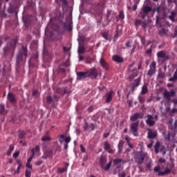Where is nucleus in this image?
Returning <instances> with one entry per match:
<instances>
[{
  "instance_id": "obj_1",
  "label": "nucleus",
  "mask_w": 177,
  "mask_h": 177,
  "mask_svg": "<svg viewBox=\"0 0 177 177\" xmlns=\"http://www.w3.org/2000/svg\"><path fill=\"white\" fill-rule=\"evenodd\" d=\"M28 56L27 46H22V48L17 53L16 57V68H19L21 64H26Z\"/></svg>"
},
{
  "instance_id": "obj_2",
  "label": "nucleus",
  "mask_w": 177,
  "mask_h": 177,
  "mask_svg": "<svg viewBox=\"0 0 177 177\" xmlns=\"http://www.w3.org/2000/svg\"><path fill=\"white\" fill-rule=\"evenodd\" d=\"M10 0H6V2H9ZM21 0H11L10 6L8 8V13H15L17 16L19 12V5H20Z\"/></svg>"
},
{
  "instance_id": "obj_3",
  "label": "nucleus",
  "mask_w": 177,
  "mask_h": 177,
  "mask_svg": "<svg viewBox=\"0 0 177 177\" xmlns=\"http://www.w3.org/2000/svg\"><path fill=\"white\" fill-rule=\"evenodd\" d=\"M106 6V0H100V2L93 7V9L91 10V12L95 13V15H100L104 12V8Z\"/></svg>"
},
{
  "instance_id": "obj_4",
  "label": "nucleus",
  "mask_w": 177,
  "mask_h": 177,
  "mask_svg": "<svg viewBox=\"0 0 177 177\" xmlns=\"http://www.w3.org/2000/svg\"><path fill=\"white\" fill-rule=\"evenodd\" d=\"M17 45V40L13 39H12L8 44L7 47H5L3 49V52L5 55H8V53H11L13 56L15 55V50L16 49V46Z\"/></svg>"
},
{
  "instance_id": "obj_5",
  "label": "nucleus",
  "mask_w": 177,
  "mask_h": 177,
  "mask_svg": "<svg viewBox=\"0 0 177 177\" xmlns=\"http://www.w3.org/2000/svg\"><path fill=\"white\" fill-rule=\"evenodd\" d=\"M157 12L158 13V15H156V24L159 26H161V24H160V21H161V19H164L165 17V8H160V7H158L157 8L153 10V12Z\"/></svg>"
},
{
  "instance_id": "obj_6",
  "label": "nucleus",
  "mask_w": 177,
  "mask_h": 177,
  "mask_svg": "<svg viewBox=\"0 0 177 177\" xmlns=\"http://www.w3.org/2000/svg\"><path fill=\"white\" fill-rule=\"evenodd\" d=\"M174 168H175V163H174L173 161H171V162L168 163V165L166 167L165 170L163 171H159V174H158V176H164L165 175H168V174H170V172H171Z\"/></svg>"
},
{
  "instance_id": "obj_7",
  "label": "nucleus",
  "mask_w": 177,
  "mask_h": 177,
  "mask_svg": "<svg viewBox=\"0 0 177 177\" xmlns=\"http://www.w3.org/2000/svg\"><path fill=\"white\" fill-rule=\"evenodd\" d=\"M54 91L55 93H57L61 96H64L66 93H67L68 95L69 93H71V90H70V86H66L64 88L57 87L56 88H54Z\"/></svg>"
},
{
  "instance_id": "obj_8",
  "label": "nucleus",
  "mask_w": 177,
  "mask_h": 177,
  "mask_svg": "<svg viewBox=\"0 0 177 177\" xmlns=\"http://www.w3.org/2000/svg\"><path fill=\"white\" fill-rule=\"evenodd\" d=\"M87 72V77L91 78L92 80H96L97 78V75H99V72L97 71V68L95 67L90 68Z\"/></svg>"
},
{
  "instance_id": "obj_9",
  "label": "nucleus",
  "mask_w": 177,
  "mask_h": 177,
  "mask_svg": "<svg viewBox=\"0 0 177 177\" xmlns=\"http://www.w3.org/2000/svg\"><path fill=\"white\" fill-rule=\"evenodd\" d=\"M130 131L133 136H139V121L131 123L130 126Z\"/></svg>"
},
{
  "instance_id": "obj_10",
  "label": "nucleus",
  "mask_w": 177,
  "mask_h": 177,
  "mask_svg": "<svg viewBox=\"0 0 177 177\" xmlns=\"http://www.w3.org/2000/svg\"><path fill=\"white\" fill-rule=\"evenodd\" d=\"M145 158H146V153L141 151L137 153L135 157V161L137 164H143Z\"/></svg>"
},
{
  "instance_id": "obj_11",
  "label": "nucleus",
  "mask_w": 177,
  "mask_h": 177,
  "mask_svg": "<svg viewBox=\"0 0 177 177\" xmlns=\"http://www.w3.org/2000/svg\"><path fill=\"white\" fill-rule=\"evenodd\" d=\"M157 68V63L155 61L152 62L149 65V70L148 71L147 75L151 77L153 74H156V71Z\"/></svg>"
},
{
  "instance_id": "obj_12",
  "label": "nucleus",
  "mask_w": 177,
  "mask_h": 177,
  "mask_svg": "<svg viewBox=\"0 0 177 177\" xmlns=\"http://www.w3.org/2000/svg\"><path fill=\"white\" fill-rule=\"evenodd\" d=\"M175 91L174 90H171L170 91L165 90L163 92V97H165V99H167V100L169 102L171 100V97L175 96Z\"/></svg>"
},
{
  "instance_id": "obj_13",
  "label": "nucleus",
  "mask_w": 177,
  "mask_h": 177,
  "mask_svg": "<svg viewBox=\"0 0 177 177\" xmlns=\"http://www.w3.org/2000/svg\"><path fill=\"white\" fill-rule=\"evenodd\" d=\"M7 99L10 103H12V104L17 103V97L13 93H8Z\"/></svg>"
},
{
  "instance_id": "obj_14",
  "label": "nucleus",
  "mask_w": 177,
  "mask_h": 177,
  "mask_svg": "<svg viewBox=\"0 0 177 177\" xmlns=\"http://www.w3.org/2000/svg\"><path fill=\"white\" fill-rule=\"evenodd\" d=\"M153 120H154L153 115H148L146 124H147L149 127H154V125H156V122Z\"/></svg>"
},
{
  "instance_id": "obj_15",
  "label": "nucleus",
  "mask_w": 177,
  "mask_h": 177,
  "mask_svg": "<svg viewBox=\"0 0 177 177\" xmlns=\"http://www.w3.org/2000/svg\"><path fill=\"white\" fill-rule=\"evenodd\" d=\"M85 78H88L87 72H77V80L81 81L82 80H85Z\"/></svg>"
},
{
  "instance_id": "obj_16",
  "label": "nucleus",
  "mask_w": 177,
  "mask_h": 177,
  "mask_svg": "<svg viewBox=\"0 0 177 177\" xmlns=\"http://www.w3.org/2000/svg\"><path fill=\"white\" fill-rule=\"evenodd\" d=\"M147 138L148 139H156L157 138V131H153L151 129H147Z\"/></svg>"
},
{
  "instance_id": "obj_17",
  "label": "nucleus",
  "mask_w": 177,
  "mask_h": 177,
  "mask_svg": "<svg viewBox=\"0 0 177 177\" xmlns=\"http://www.w3.org/2000/svg\"><path fill=\"white\" fill-rule=\"evenodd\" d=\"M130 80H133L136 77H138V71L136 69L128 68Z\"/></svg>"
},
{
  "instance_id": "obj_18",
  "label": "nucleus",
  "mask_w": 177,
  "mask_h": 177,
  "mask_svg": "<svg viewBox=\"0 0 177 177\" xmlns=\"http://www.w3.org/2000/svg\"><path fill=\"white\" fill-rule=\"evenodd\" d=\"M140 81H142V77H139L138 78L134 80V82L131 85L132 91H134L136 88H138L140 85Z\"/></svg>"
},
{
  "instance_id": "obj_19",
  "label": "nucleus",
  "mask_w": 177,
  "mask_h": 177,
  "mask_svg": "<svg viewBox=\"0 0 177 177\" xmlns=\"http://www.w3.org/2000/svg\"><path fill=\"white\" fill-rule=\"evenodd\" d=\"M138 118H143V114L140 113H136L133 116L130 118V120L133 122H135V121H136V120H138Z\"/></svg>"
},
{
  "instance_id": "obj_20",
  "label": "nucleus",
  "mask_w": 177,
  "mask_h": 177,
  "mask_svg": "<svg viewBox=\"0 0 177 177\" xmlns=\"http://www.w3.org/2000/svg\"><path fill=\"white\" fill-rule=\"evenodd\" d=\"M104 149L107 150L109 154H113V153H114V151L111 149V145H110V143H109V141H106L104 142Z\"/></svg>"
},
{
  "instance_id": "obj_21",
  "label": "nucleus",
  "mask_w": 177,
  "mask_h": 177,
  "mask_svg": "<svg viewBox=\"0 0 177 177\" xmlns=\"http://www.w3.org/2000/svg\"><path fill=\"white\" fill-rule=\"evenodd\" d=\"M50 132L46 131L45 135L42 136L41 138V142H50L52 140V138H50V136H49Z\"/></svg>"
},
{
  "instance_id": "obj_22",
  "label": "nucleus",
  "mask_w": 177,
  "mask_h": 177,
  "mask_svg": "<svg viewBox=\"0 0 177 177\" xmlns=\"http://www.w3.org/2000/svg\"><path fill=\"white\" fill-rule=\"evenodd\" d=\"M114 95V91H111L106 93V103H110L113 100V95Z\"/></svg>"
},
{
  "instance_id": "obj_23",
  "label": "nucleus",
  "mask_w": 177,
  "mask_h": 177,
  "mask_svg": "<svg viewBox=\"0 0 177 177\" xmlns=\"http://www.w3.org/2000/svg\"><path fill=\"white\" fill-rule=\"evenodd\" d=\"M100 64L104 68L105 70H109V64L106 62V60H104V58H101L100 60Z\"/></svg>"
},
{
  "instance_id": "obj_24",
  "label": "nucleus",
  "mask_w": 177,
  "mask_h": 177,
  "mask_svg": "<svg viewBox=\"0 0 177 177\" xmlns=\"http://www.w3.org/2000/svg\"><path fill=\"white\" fill-rule=\"evenodd\" d=\"M17 133L19 139H24L27 135V133L24 130H18Z\"/></svg>"
},
{
  "instance_id": "obj_25",
  "label": "nucleus",
  "mask_w": 177,
  "mask_h": 177,
  "mask_svg": "<svg viewBox=\"0 0 177 177\" xmlns=\"http://www.w3.org/2000/svg\"><path fill=\"white\" fill-rule=\"evenodd\" d=\"M113 60L117 63H124V59L119 55H113Z\"/></svg>"
},
{
  "instance_id": "obj_26",
  "label": "nucleus",
  "mask_w": 177,
  "mask_h": 177,
  "mask_svg": "<svg viewBox=\"0 0 177 177\" xmlns=\"http://www.w3.org/2000/svg\"><path fill=\"white\" fill-rule=\"evenodd\" d=\"M151 10H153V8L151 7L145 6L142 8L141 12H143L144 13H147V15H149V13H150Z\"/></svg>"
},
{
  "instance_id": "obj_27",
  "label": "nucleus",
  "mask_w": 177,
  "mask_h": 177,
  "mask_svg": "<svg viewBox=\"0 0 177 177\" xmlns=\"http://www.w3.org/2000/svg\"><path fill=\"white\" fill-rule=\"evenodd\" d=\"M176 11H171V15L169 16V20L172 21V23H175V17H176Z\"/></svg>"
},
{
  "instance_id": "obj_28",
  "label": "nucleus",
  "mask_w": 177,
  "mask_h": 177,
  "mask_svg": "<svg viewBox=\"0 0 177 177\" xmlns=\"http://www.w3.org/2000/svg\"><path fill=\"white\" fill-rule=\"evenodd\" d=\"M41 151V148L39 147V145H36L35 148H32L31 149V153L33 154V156H35V153H39Z\"/></svg>"
},
{
  "instance_id": "obj_29",
  "label": "nucleus",
  "mask_w": 177,
  "mask_h": 177,
  "mask_svg": "<svg viewBox=\"0 0 177 177\" xmlns=\"http://www.w3.org/2000/svg\"><path fill=\"white\" fill-rule=\"evenodd\" d=\"M123 162V164H125V162H127V161L121 159V158H116L113 160V167Z\"/></svg>"
},
{
  "instance_id": "obj_30",
  "label": "nucleus",
  "mask_w": 177,
  "mask_h": 177,
  "mask_svg": "<svg viewBox=\"0 0 177 177\" xmlns=\"http://www.w3.org/2000/svg\"><path fill=\"white\" fill-rule=\"evenodd\" d=\"M13 150H15V145L10 144L9 146V149L7 151V156H11L12 153L13 152Z\"/></svg>"
},
{
  "instance_id": "obj_31",
  "label": "nucleus",
  "mask_w": 177,
  "mask_h": 177,
  "mask_svg": "<svg viewBox=\"0 0 177 177\" xmlns=\"http://www.w3.org/2000/svg\"><path fill=\"white\" fill-rule=\"evenodd\" d=\"M100 162L101 164V167L103 168V167H104V165H106V162H107V159L106 158V157L102 156L100 157Z\"/></svg>"
},
{
  "instance_id": "obj_32",
  "label": "nucleus",
  "mask_w": 177,
  "mask_h": 177,
  "mask_svg": "<svg viewBox=\"0 0 177 177\" xmlns=\"http://www.w3.org/2000/svg\"><path fill=\"white\" fill-rule=\"evenodd\" d=\"M162 135L164 136V139L165 140H167L168 142H169L171 140V133L168 132L167 134V132H163L162 133Z\"/></svg>"
},
{
  "instance_id": "obj_33",
  "label": "nucleus",
  "mask_w": 177,
  "mask_h": 177,
  "mask_svg": "<svg viewBox=\"0 0 177 177\" xmlns=\"http://www.w3.org/2000/svg\"><path fill=\"white\" fill-rule=\"evenodd\" d=\"M39 56V55L38 54V53H35V54H33L32 57L29 60V63H31V62H32V60H34L35 62H38Z\"/></svg>"
},
{
  "instance_id": "obj_34",
  "label": "nucleus",
  "mask_w": 177,
  "mask_h": 177,
  "mask_svg": "<svg viewBox=\"0 0 177 177\" xmlns=\"http://www.w3.org/2000/svg\"><path fill=\"white\" fill-rule=\"evenodd\" d=\"M157 56H158V57H160V59H164L165 57V56H167V54L165 53V51L162 50V51L158 52Z\"/></svg>"
},
{
  "instance_id": "obj_35",
  "label": "nucleus",
  "mask_w": 177,
  "mask_h": 177,
  "mask_svg": "<svg viewBox=\"0 0 177 177\" xmlns=\"http://www.w3.org/2000/svg\"><path fill=\"white\" fill-rule=\"evenodd\" d=\"M161 146V144L160 143V142H156L154 147H155V153L156 154H158L159 151H160V147Z\"/></svg>"
},
{
  "instance_id": "obj_36",
  "label": "nucleus",
  "mask_w": 177,
  "mask_h": 177,
  "mask_svg": "<svg viewBox=\"0 0 177 177\" xmlns=\"http://www.w3.org/2000/svg\"><path fill=\"white\" fill-rule=\"evenodd\" d=\"M95 62V59L91 57H87L85 60L86 64H92Z\"/></svg>"
},
{
  "instance_id": "obj_37",
  "label": "nucleus",
  "mask_w": 177,
  "mask_h": 177,
  "mask_svg": "<svg viewBox=\"0 0 177 177\" xmlns=\"http://www.w3.org/2000/svg\"><path fill=\"white\" fill-rule=\"evenodd\" d=\"M79 55H82L85 53V46H80L77 50Z\"/></svg>"
},
{
  "instance_id": "obj_38",
  "label": "nucleus",
  "mask_w": 177,
  "mask_h": 177,
  "mask_svg": "<svg viewBox=\"0 0 177 177\" xmlns=\"http://www.w3.org/2000/svg\"><path fill=\"white\" fill-rule=\"evenodd\" d=\"M149 92V88H147V86L146 84H144L142 87V95H146Z\"/></svg>"
},
{
  "instance_id": "obj_39",
  "label": "nucleus",
  "mask_w": 177,
  "mask_h": 177,
  "mask_svg": "<svg viewBox=\"0 0 177 177\" xmlns=\"http://www.w3.org/2000/svg\"><path fill=\"white\" fill-rule=\"evenodd\" d=\"M0 114H6V110L5 109V105L0 104Z\"/></svg>"
},
{
  "instance_id": "obj_40",
  "label": "nucleus",
  "mask_w": 177,
  "mask_h": 177,
  "mask_svg": "<svg viewBox=\"0 0 177 177\" xmlns=\"http://www.w3.org/2000/svg\"><path fill=\"white\" fill-rule=\"evenodd\" d=\"M167 32H168V30L163 28L159 30V35H167Z\"/></svg>"
},
{
  "instance_id": "obj_41",
  "label": "nucleus",
  "mask_w": 177,
  "mask_h": 177,
  "mask_svg": "<svg viewBox=\"0 0 177 177\" xmlns=\"http://www.w3.org/2000/svg\"><path fill=\"white\" fill-rule=\"evenodd\" d=\"M65 72H66V69L64 68V66L60 65L58 67L57 73H65Z\"/></svg>"
},
{
  "instance_id": "obj_42",
  "label": "nucleus",
  "mask_w": 177,
  "mask_h": 177,
  "mask_svg": "<svg viewBox=\"0 0 177 177\" xmlns=\"http://www.w3.org/2000/svg\"><path fill=\"white\" fill-rule=\"evenodd\" d=\"M165 77V73L162 71H159L158 73V78L159 80H162Z\"/></svg>"
},
{
  "instance_id": "obj_43",
  "label": "nucleus",
  "mask_w": 177,
  "mask_h": 177,
  "mask_svg": "<svg viewBox=\"0 0 177 177\" xmlns=\"http://www.w3.org/2000/svg\"><path fill=\"white\" fill-rule=\"evenodd\" d=\"M45 155L49 158L53 156V150H48L46 153H44Z\"/></svg>"
},
{
  "instance_id": "obj_44",
  "label": "nucleus",
  "mask_w": 177,
  "mask_h": 177,
  "mask_svg": "<svg viewBox=\"0 0 177 177\" xmlns=\"http://www.w3.org/2000/svg\"><path fill=\"white\" fill-rule=\"evenodd\" d=\"M64 28H66V30H68V31H71L73 30V26L71 25V24H64Z\"/></svg>"
},
{
  "instance_id": "obj_45",
  "label": "nucleus",
  "mask_w": 177,
  "mask_h": 177,
  "mask_svg": "<svg viewBox=\"0 0 177 177\" xmlns=\"http://www.w3.org/2000/svg\"><path fill=\"white\" fill-rule=\"evenodd\" d=\"M111 164H112V161L111 160L106 167L103 166V169H104V171H109V169H110V168L111 167Z\"/></svg>"
},
{
  "instance_id": "obj_46",
  "label": "nucleus",
  "mask_w": 177,
  "mask_h": 177,
  "mask_svg": "<svg viewBox=\"0 0 177 177\" xmlns=\"http://www.w3.org/2000/svg\"><path fill=\"white\" fill-rule=\"evenodd\" d=\"M140 15H141V17L142 20H146V17H149V14L143 12V11H141L140 12Z\"/></svg>"
},
{
  "instance_id": "obj_47",
  "label": "nucleus",
  "mask_w": 177,
  "mask_h": 177,
  "mask_svg": "<svg viewBox=\"0 0 177 177\" xmlns=\"http://www.w3.org/2000/svg\"><path fill=\"white\" fill-rule=\"evenodd\" d=\"M57 171L59 174H64L67 171V167L58 168Z\"/></svg>"
},
{
  "instance_id": "obj_48",
  "label": "nucleus",
  "mask_w": 177,
  "mask_h": 177,
  "mask_svg": "<svg viewBox=\"0 0 177 177\" xmlns=\"http://www.w3.org/2000/svg\"><path fill=\"white\" fill-rule=\"evenodd\" d=\"M102 37H103V38L104 39H106V41H109V32H104L102 34Z\"/></svg>"
},
{
  "instance_id": "obj_49",
  "label": "nucleus",
  "mask_w": 177,
  "mask_h": 177,
  "mask_svg": "<svg viewBox=\"0 0 177 177\" xmlns=\"http://www.w3.org/2000/svg\"><path fill=\"white\" fill-rule=\"evenodd\" d=\"M169 81H170L171 82H175V81H177V75H176V73H174V76L169 79Z\"/></svg>"
},
{
  "instance_id": "obj_50",
  "label": "nucleus",
  "mask_w": 177,
  "mask_h": 177,
  "mask_svg": "<svg viewBox=\"0 0 177 177\" xmlns=\"http://www.w3.org/2000/svg\"><path fill=\"white\" fill-rule=\"evenodd\" d=\"M140 24H142V21L140 19H135V26H136V27H139V26H140Z\"/></svg>"
},
{
  "instance_id": "obj_51",
  "label": "nucleus",
  "mask_w": 177,
  "mask_h": 177,
  "mask_svg": "<svg viewBox=\"0 0 177 177\" xmlns=\"http://www.w3.org/2000/svg\"><path fill=\"white\" fill-rule=\"evenodd\" d=\"M119 19L124 20L125 19V15H124V11H120L119 13Z\"/></svg>"
},
{
  "instance_id": "obj_52",
  "label": "nucleus",
  "mask_w": 177,
  "mask_h": 177,
  "mask_svg": "<svg viewBox=\"0 0 177 177\" xmlns=\"http://www.w3.org/2000/svg\"><path fill=\"white\" fill-rule=\"evenodd\" d=\"M64 138H65V136L64 134H62L59 136V143H63V142L64 141Z\"/></svg>"
},
{
  "instance_id": "obj_53",
  "label": "nucleus",
  "mask_w": 177,
  "mask_h": 177,
  "mask_svg": "<svg viewBox=\"0 0 177 177\" xmlns=\"http://www.w3.org/2000/svg\"><path fill=\"white\" fill-rule=\"evenodd\" d=\"M25 176L26 177H31V171L28 169H26V173H25Z\"/></svg>"
},
{
  "instance_id": "obj_54",
  "label": "nucleus",
  "mask_w": 177,
  "mask_h": 177,
  "mask_svg": "<svg viewBox=\"0 0 177 177\" xmlns=\"http://www.w3.org/2000/svg\"><path fill=\"white\" fill-rule=\"evenodd\" d=\"M47 103L50 104V103H52L53 102V98H52V96H48L47 97Z\"/></svg>"
},
{
  "instance_id": "obj_55",
  "label": "nucleus",
  "mask_w": 177,
  "mask_h": 177,
  "mask_svg": "<svg viewBox=\"0 0 177 177\" xmlns=\"http://www.w3.org/2000/svg\"><path fill=\"white\" fill-rule=\"evenodd\" d=\"M111 13H113V16H115V15H116V13H115L113 11H108L107 14H106L107 19H109V17H110V15H111Z\"/></svg>"
},
{
  "instance_id": "obj_56",
  "label": "nucleus",
  "mask_w": 177,
  "mask_h": 177,
  "mask_svg": "<svg viewBox=\"0 0 177 177\" xmlns=\"http://www.w3.org/2000/svg\"><path fill=\"white\" fill-rule=\"evenodd\" d=\"M141 44L144 46H146V38L145 37H141Z\"/></svg>"
},
{
  "instance_id": "obj_57",
  "label": "nucleus",
  "mask_w": 177,
  "mask_h": 177,
  "mask_svg": "<svg viewBox=\"0 0 177 177\" xmlns=\"http://www.w3.org/2000/svg\"><path fill=\"white\" fill-rule=\"evenodd\" d=\"M64 140L66 144H69L70 142H71V138L70 136H68L65 138Z\"/></svg>"
},
{
  "instance_id": "obj_58",
  "label": "nucleus",
  "mask_w": 177,
  "mask_h": 177,
  "mask_svg": "<svg viewBox=\"0 0 177 177\" xmlns=\"http://www.w3.org/2000/svg\"><path fill=\"white\" fill-rule=\"evenodd\" d=\"M80 150L82 153H86V149L84 147L83 145H80Z\"/></svg>"
},
{
  "instance_id": "obj_59",
  "label": "nucleus",
  "mask_w": 177,
  "mask_h": 177,
  "mask_svg": "<svg viewBox=\"0 0 177 177\" xmlns=\"http://www.w3.org/2000/svg\"><path fill=\"white\" fill-rule=\"evenodd\" d=\"M146 55H151L153 53V50L151 48H149L145 51Z\"/></svg>"
},
{
  "instance_id": "obj_60",
  "label": "nucleus",
  "mask_w": 177,
  "mask_h": 177,
  "mask_svg": "<svg viewBox=\"0 0 177 177\" xmlns=\"http://www.w3.org/2000/svg\"><path fill=\"white\" fill-rule=\"evenodd\" d=\"M13 157H14V158H17V157L19 156H20V152H19V151H15L14 153H13Z\"/></svg>"
},
{
  "instance_id": "obj_61",
  "label": "nucleus",
  "mask_w": 177,
  "mask_h": 177,
  "mask_svg": "<svg viewBox=\"0 0 177 177\" xmlns=\"http://www.w3.org/2000/svg\"><path fill=\"white\" fill-rule=\"evenodd\" d=\"M160 166H156L154 167L153 171L154 172H158V174H160Z\"/></svg>"
},
{
  "instance_id": "obj_62",
  "label": "nucleus",
  "mask_w": 177,
  "mask_h": 177,
  "mask_svg": "<svg viewBox=\"0 0 177 177\" xmlns=\"http://www.w3.org/2000/svg\"><path fill=\"white\" fill-rule=\"evenodd\" d=\"M88 127H89V124L87 123V122H85L84 125L83 127L84 131H86V129H88Z\"/></svg>"
},
{
  "instance_id": "obj_63",
  "label": "nucleus",
  "mask_w": 177,
  "mask_h": 177,
  "mask_svg": "<svg viewBox=\"0 0 177 177\" xmlns=\"http://www.w3.org/2000/svg\"><path fill=\"white\" fill-rule=\"evenodd\" d=\"M138 99H139L140 103H145V97H139Z\"/></svg>"
},
{
  "instance_id": "obj_64",
  "label": "nucleus",
  "mask_w": 177,
  "mask_h": 177,
  "mask_svg": "<svg viewBox=\"0 0 177 177\" xmlns=\"http://www.w3.org/2000/svg\"><path fill=\"white\" fill-rule=\"evenodd\" d=\"M177 37V26L174 28V35H173V38H176Z\"/></svg>"
}]
</instances>
